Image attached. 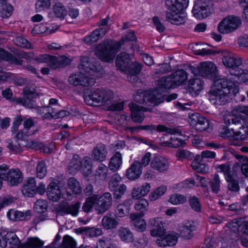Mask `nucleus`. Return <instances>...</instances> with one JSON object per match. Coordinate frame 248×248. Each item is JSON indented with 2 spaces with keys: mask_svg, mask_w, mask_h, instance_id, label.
<instances>
[{
  "mask_svg": "<svg viewBox=\"0 0 248 248\" xmlns=\"http://www.w3.org/2000/svg\"><path fill=\"white\" fill-rule=\"evenodd\" d=\"M78 68L85 73L81 71L72 74L68 78L69 84L75 86H93L96 82V79L102 77L105 74L102 66L94 58L82 57Z\"/></svg>",
  "mask_w": 248,
  "mask_h": 248,
  "instance_id": "obj_1",
  "label": "nucleus"
},
{
  "mask_svg": "<svg viewBox=\"0 0 248 248\" xmlns=\"http://www.w3.org/2000/svg\"><path fill=\"white\" fill-rule=\"evenodd\" d=\"M238 91L234 82L226 78L217 79L214 82V88L208 92L209 100L214 105H224L229 95H235Z\"/></svg>",
  "mask_w": 248,
  "mask_h": 248,
  "instance_id": "obj_2",
  "label": "nucleus"
},
{
  "mask_svg": "<svg viewBox=\"0 0 248 248\" xmlns=\"http://www.w3.org/2000/svg\"><path fill=\"white\" fill-rule=\"evenodd\" d=\"M136 39L134 31H130L125 35V37H122L119 42H115L111 40L104 41L97 46L95 54L102 61L107 62H111L115 56L116 50L122 45L125 41H133Z\"/></svg>",
  "mask_w": 248,
  "mask_h": 248,
  "instance_id": "obj_3",
  "label": "nucleus"
},
{
  "mask_svg": "<svg viewBox=\"0 0 248 248\" xmlns=\"http://www.w3.org/2000/svg\"><path fill=\"white\" fill-rule=\"evenodd\" d=\"M3 240L8 248H39L43 245V242L37 237H30L19 246L20 240L14 232L2 231Z\"/></svg>",
  "mask_w": 248,
  "mask_h": 248,
  "instance_id": "obj_4",
  "label": "nucleus"
},
{
  "mask_svg": "<svg viewBox=\"0 0 248 248\" xmlns=\"http://www.w3.org/2000/svg\"><path fill=\"white\" fill-rule=\"evenodd\" d=\"M113 97V93L111 90L101 88L90 90L84 95V99L88 105L95 106V104H108L112 100Z\"/></svg>",
  "mask_w": 248,
  "mask_h": 248,
  "instance_id": "obj_5",
  "label": "nucleus"
},
{
  "mask_svg": "<svg viewBox=\"0 0 248 248\" xmlns=\"http://www.w3.org/2000/svg\"><path fill=\"white\" fill-rule=\"evenodd\" d=\"M224 121L226 125L232 126V131L237 139L244 140L248 137V126L244 125V122L239 118H235L233 116H224Z\"/></svg>",
  "mask_w": 248,
  "mask_h": 248,
  "instance_id": "obj_6",
  "label": "nucleus"
},
{
  "mask_svg": "<svg viewBox=\"0 0 248 248\" xmlns=\"http://www.w3.org/2000/svg\"><path fill=\"white\" fill-rule=\"evenodd\" d=\"M241 24L240 16H226L218 25L217 31L220 33L228 34L236 31Z\"/></svg>",
  "mask_w": 248,
  "mask_h": 248,
  "instance_id": "obj_7",
  "label": "nucleus"
},
{
  "mask_svg": "<svg viewBox=\"0 0 248 248\" xmlns=\"http://www.w3.org/2000/svg\"><path fill=\"white\" fill-rule=\"evenodd\" d=\"M190 69L194 75L207 78L215 77L217 72L216 65L211 62H202L196 68L190 67Z\"/></svg>",
  "mask_w": 248,
  "mask_h": 248,
  "instance_id": "obj_8",
  "label": "nucleus"
},
{
  "mask_svg": "<svg viewBox=\"0 0 248 248\" xmlns=\"http://www.w3.org/2000/svg\"><path fill=\"white\" fill-rule=\"evenodd\" d=\"M50 106L39 108L38 112L42 115L44 119H58L61 117V110L60 105L57 104V100L51 98L49 101Z\"/></svg>",
  "mask_w": 248,
  "mask_h": 248,
  "instance_id": "obj_9",
  "label": "nucleus"
},
{
  "mask_svg": "<svg viewBox=\"0 0 248 248\" xmlns=\"http://www.w3.org/2000/svg\"><path fill=\"white\" fill-rule=\"evenodd\" d=\"M94 210L97 214H102L108 211L112 205V199L109 192H105L98 196L96 194Z\"/></svg>",
  "mask_w": 248,
  "mask_h": 248,
  "instance_id": "obj_10",
  "label": "nucleus"
},
{
  "mask_svg": "<svg viewBox=\"0 0 248 248\" xmlns=\"http://www.w3.org/2000/svg\"><path fill=\"white\" fill-rule=\"evenodd\" d=\"M24 98H17L16 102L28 108H34L35 104L33 100L30 98H34L37 96L35 89L32 87L26 86L24 89Z\"/></svg>",
  "mask_w": 248,
  "mask_h": 248,
  "instance_id": "obj_11",
  "label": "nucleus"
},
{
  "mask_svg": "<svg viewBox=\"0 0 248 248\" xmlns=\"http://www.w3.org/2000/svg\"><path fill=\"white\" fill-rule=\"evenodd\" d=\"M188 3L189 0H166L167 8L171 16L183 14Z\"/></svg>",
  "mask_w": 248,
  "mask_h": 248,
  "instance_id": "obj_12",
  "label": "nucleus"
},
{
  "mask_svg": "<svg viewBox=\"0 0 248 248\" xmlns=\"http://www.w3.org/2000/svg\"><path fill=\"white\" fill-rule=\"evenodd\" d=\"M189 124L199 131H205L210 125L209 121L207 119L197 113L192 114L190 116Z\"/></svg>",
  "mask_w": 248,
  "mask_h": 248,
  "instance_id": "obj_13",
  "label": "nucleus"
},
{
  "mask_svg": "<svg viewBox=\"0 0 248 248\" xmlns=\"http://www.w3.org/2000/svg\"><path fill=\"white\" fill-rule=\"evenodd\" d=\"M222 63L229 69L239 66L242 64V59L229 51L222 52Z\"/></svg>",
  "mask_w": 248,
  "mask_h": 248,
  "instance_id": "obj_14",
  "label": "nucleus"
},
{
  "mask_svg": "<svg viewBox=\"0 0 248 248\" xmlns=\"http://www.w3.org/2000/svg\"><path fill=\"white\" fill-rule=\"evenodd\" d=\"M48 198L53 202H57L62 196L61 187V182L56 179H53L48 185L47 188Z\"/></svg>",
  "mask_w": 248,
  "mask_h": 248,
  "instance_id": "obj_15",
  "label": "nucleus"
},
{
  "mask_svg": "<svg viewBox=\"0 0 248 248\" xmlns=\"http://www.w3.org/2000/svg\"><path fill=\"white\" fill-rule=\"evenodd\" d=\"M150 166L154 170L160 173L167 172L170 167L168 160L159 155H156L153 157L151 161Z\"/></svg>",
  "mask_w": 248,
  "mask_h": 248,
  "instance_id": "obj_16",
  "label": "nucleus"
},
{
  "mask_svg": "<svg viewBox=\"0 0 248 248\" xmlns=\"http://www.w3.org/2000/svg\"><path fill=\"white\" fill-rule=\"evenodd\" d=\"M128 106L131 112L132 120L136 123H141L145 118L143 112L148 111L149 109L144 107L139 106L134 103L129 104Z\"/></svg>",
  "mask_w": 248,
  "mask_h": 248,
  "instance_id": "obj_17",
  "label": "nucleus"
},
{
  "mask_svg": "<svg viewBox=\"0 0 248 248\" xmlns=\"http://www.w3.org/2000/svg\"><path fill=\"white\" fill-rule=\"evenodd\" d=\"M37 192V186L35 178H27L24 182L22 189V194L27 197H33Z\"/></svg>",
  "mask_w": 248,
  "mask_h": 248,
  "instance_id": "obj_18",
  "label": "nucleus"
},
{
  "mask_svg": "<svg viewBox=\"0 0 248 248\" xmlns=\"http://www.w3.org/2000/svg\"><path fill=\"white\" fill-rule=\"evenodd\" d=\"M107 154L106 146L102 143H98L93 148L91 157L95 161L102 162L106 159Z\"/></svg>",
  "mask_w": 248,
  "mask_h": 248,
  "instance_id": "obj_19",
  "label": "nucleus"
},
{
  "mask_svg": "<svg viewBox=\"0 0 248 248\" xmlns=\"http://www.w3.org/2000/svg\"><path fill=\"white\" fill-rule=\"evenodd\" d=\"M31 210L21 212L14 209L10 210L7 213L8 218L12 221H25L31 219Z\"/></svg>",
  "mask_w": 248,
  "mask_h": 248,
  "instance_id": "obj_20",
  "label": "nucleus"
},
{
  "mask_svg": "<svg viewBox=\"0 0 248 248\" xmlns=\"http://www.w3.org/2000/svg\"><path fill=\"white\" fill-rule=\"evenodd\" d=\"M142 173V167L139 161H135L127 170L126 176L130 180H135L140 178Z\"/></svg>",
  "mask_w": 248,
  "mask_h": 248,
  "instance_id": "obj_21",
  "label": "nucleus"
},
{
  "mask_svg": "<svg viewBox=\"0 0 248 248\" xmlns=\"http://www.w3.org/2000/svg\"><path fill=\"white\" fill-rule=\"evenodd\" d=\"M150 225L153 229L150 233L153 236H163L166 233L162 221L159 218H152L150 220Z\"/></svg>",
  "mask_w": 248,
  "mask_h": 248,
  "instance_id": "obj_22",
  "label": "nucleus"
},
{
  "mask_svg": "<svg viewBox=\"0 0 248 248\" xmlns=\"http://www.w3.org/2000/svg\"><path fill=\"white\" fill-rule=\"evenodd\" d=\"M0 81H13V82L18 85L22 86L27 83V80L21 77H16L14 74L11 73L2 72L0 67Z\"/></svg>",
  "mask_w": 248,
  "mask_h": 248,
  "instance_id": "obj_23",
  "label": "nucleus"
},
{
  "mask_svg": "<svg viewBox=\"0 0 248 248\" xmlns=\"http://www.w3.org/2000/svg\"><path fill=\"white\" fill-rule=\"evenodd\" d=\"M142 217V213H133L130 216V218L132 221V224L136 230L140 232H143L146 229L145 220L141 218Z\"/></svg>",
  "mask_w": 248,
  "mask_h": 248,
  "instance_id": "obj_24",
  "label": "nucleus"
},
{
  "mask_svg": "<svg viewBox=\"0 0 248 248\" xmlns=\"http://www.w3.org/2000/svg\"><path fill=\"white\" fill-rule=\"evenodd\" d=\"M157 93L158 91L156 90L153 92L147 91L144 92V105L155 106L159 104L161 102V95L159 94L157 95Z\"/></svg>",
  "mask_w": 248,
  "mask_h": 248,
  "instance_id": "obj_25",
  "label": "nucleus"
},
{
  "mask_svg": "<svg viewBox=\"0 0 248 248\" xmlns=\"http://www.w3.org/2000/svg\"><path fill=\"white\" fill-rule=\"evenodd\" d=\"M131 62L129 55L122 52L117 56L115 63L117 67L124 72Z\"/></svg>",
  "mask_w": 248,
  "mask_h": 248,
  "instance_id": "obj_26",
  "label": "nucleus"
},
{
  "mask_svg": "<svg viewBox=\"0 0 248 248\" xmlns=\"http://www.w3.org/2000/svg\"><path fill=\"white\" fill-rule=\"evenodd\" d=\"M107 32V30L105 28H98L93 31L91 35L86 36L84 41L86 44H91L103 37Z\"/></svg>",
  "mask_w": 248,
  "mask_h": 248,
  "instance_id": "obj_27",
  "label": "nucleus"
},
{
  "mask_svg": "<svg viewBox=\"0 0 248 248\" xmlns=\"http://www.w3.org/2000/svg\"><path fill=\"white\" fill-rule=\"evenodd\" d=\"M23 179L21 172L18 169H11L9 172L8 179L6 181L11 186H17Z\"/></svg>",
  "mask_w": 248,
  "mask_h": 248,
  "instance_id": "obj_28",
  "label": "nucleus"
},
{
  "mask_svg": "<svg viewBox=\"0 0 248 248\" xmlns=\"http://www.w3.org/2000/svg\"><path fill=\"white\" fill-rule=\"evenodd\" d=\"M194 16H210L214 14V9L210 6H205L201 3H195L192 9Z\"/></svg>",
  "mask_w": 248,
  "mask_h": 248,
  "instance_id": "obj_29",
  "label": "nucleus"
},
{
  "mask_svg": "<svg viewBox=\"0 0 248 248\" xmlns=\"http://www.w3.org/2000/svg\"><path fill=\"white\" fill-rule=\"evenodd\" d=\"M225 116H233L235 118H239L244 122V120L248 119V107L236 106L232 109L231 113Z\"/></svg>",
  "mask_w": 248,
  "mask_h": 248,
  "instance_id": "obj_30",
  "label": "nucleus"
},
{
  "mask_svg": "<svg viewBox=\"0 0 248 248\" xmlns=\"http://www.w3.org/2000/svg\"><path fill=\"white\" fill-rule=\"evenodd\" d=\"M173 87L182 85L187 79V74L183 69L174 72L171 75Z\"/></svg>",
  "mask_w": 248,
  "mask_h": 248,
  "instance_id": "obj_31",
  "label": "nucleus"
},
{
  "mask_svg": "<svg viewBox=\"0 0 248 248\" xmlns=\"http://www.w3.org/2000/svg\"><path fill=\"white\" fill-rule=\"evenodd\" d=\"M81 203L79 202L74 204L63 202V214H69L73 217L78 215Z\"/></svg>",
  "mask_w": 248,
  "mask_h": 248,
  "instance_id": "obj_32",
  "label": "nucleus"
},
{
  "mask_svg": "<svg viewBox=\"0 0 248 248\" xmlns=\"http://www.w3.org/2000/svg\"><path fill=\"white\" fill-rule=\"evenodd\" d=\"M82 164L81 158L77 155H73L68 166L69 173L74 174L80 169Z\"/></svg>",
  "mask_w": 248,
  "mask_h": 248,
  "instance_id": "obj_33",
  "label": "nucleus"
},
{
  "mask_svg": "<svg viewBox=\"0 0 248 248\" xmlns=\"http://www.w3.org/2000/svg\"><path fill=\"white\" fill-rule=\"evenodd\" d=\"M133 201L131 199L125 200L123 203L118 204L116 207V214L120 217H123L129 213L130 205Z\"/></svg>",
  "mask_w": 248,
  "mask_h": 248,
  "instance_id": "obj_34",
  "label": "nucleus"
},
{
  "mask_svg": "<svg viewBox=\"0 0 248 248\" xmlns=\"http://www.w3.org/2000/svg\"><path fill=\"white\" fill-rule=\"evenodd\" d=\"M23 122L24 131L21 132H18L16 135V138L18 140H21V141L23 140H25L27 136L33 134V133L31 132L27 131L29 129V128H31L33 125L32 120L30 118L25 119L24 118Z\"/></svg>",
  "mask_w": 248,
  "mask_h": 248,
  "instance_id": "obj_35",
  "label": "nucleus"
},
{
  "mask_svg": "<svg viewBox=\"0 0 248 248\" xmlns=\"http://www.w3.org/2000/svg\"><path fill=\"white\" fill-rule=\"evenodd\" d=\"M236 66L229 70V74L239 78L243 82L248 81V70L242 69Z\"/></svg>",
  "mask_w": 248,
  "mask_h": 248,
  "instance_id": "obj_36",
  "label": "nucleus"
},
{
  "mask_svg": "<svg viewBox=\"0 0 248 248\" xmlns=\"http://www.w3.org/2000/svg\"><path fill=\"white\" fill-rule=\"evenodd\" d=\"M246 225L247 224L244 223L241 218L234 219L227 224V226L234 232H243L244 233V228H246Z\"/></svg>",
  "mask_w": 248,
  "mask_h": 248,
  "instance_id": "obj_37",
  "label": "nucleus"
},
{
  "mask_svg": "<svg viewBox=\"0 0 248 248\" xmlns=\"http://www.w3.org/2000/svg\"><path fill=\"white\" fill-rule=\"evenodd\" d=\"M102 224L106 230H112L115 228L119 224V219L112 217L111 215H106L102 219Z\"/></svg>",
  "mask_w": 248,
  "mask_h": 248,
  "instance_id": "obj_38",
  "label": "nucleus"
},
{
  "mask_svg": "<svg viewBox=\"0 0 248 248\" xmlns=\"http://www.w3.org/2000/svg\"><path fill=\"white\" fill-rule=\"evenodd\" d=\"M118 234L122 241L131 242L134 240L132 232L127 228L121 227L118 231Z\"/></svg>",
  "mask_w": 248,
  "mask_h": 248,
  "instance_id": "obj_39",
  "label": "nucleus"
},
{
  "mask_svg": "<svg viewBox=\"0 0 248 248\" xmlns=\"http://www.w3.org/2000/svg\"><path fill=\"white\" fill-rule=\"evenodd\" d=\"M122 164V155L119 152H116L111 158L108 167L113 171H117Z\"/></svg>",
  "mask_w": 248,
  "mask_h": 248,
  "instance_id": "obj_40",
  "label": "nucleus"
},
{
  "mask_svg": "<svg viewBox=\"0 0 248 248\" xmlns=\"http://www.w3.org/2000/svg\"><path fill=\"white\" fill-rule=\"evenodd\" d=\"M202 86L203 83L202 80L199 78L190 80L188 83L189 91L194 93L195 94H198V93L202 90Z\"/></svg>",
  "mask_w": 248,
  "mask_h": 248,
  "instance_id": "obj_41",
  "label": "nucleus"
},
{
  "mask_svg": "<svg viewBox=\"0 0 248 248\" xmlns=\"http://www.w3.org/2000/svg\"><path fill=\"white\" fill-rule=\"evenodd\" d=\"M6 60L12 64L21 65L22 61L8 53L3 49L0 48V60Z\"/></svg>",
  "mask_w": 248,
  "mask_h": 248,
  "instance_id": "obj_42",
  "label": "nucleus"
},
{
  "mask_svg": "<svg viewBox=\"0 0 248 248\" xmlns=\"http://www.w3.org/2000/svg\"><path fill=\"white\" fill-rule=\"evenodd\" d=\"M208 183L213 193L217 194L220 190L221 181L218 174H215L213 178L209 181Z\"/></svg>",
  "mask_w": 248,
  "mask_h": 248,
  "instance_id": "obj_43",
  "label": "nucleus"
},
{
  "mask_svg": "<svg viewBox=\"0 0 248 248\" xmlns=\"http://www.w3.org/2000/svg\"><path fill=\"white\" fill-rule=\"evenodd\" d=\"M67 186L75 194H80L82 191L79 183L74 177H71L68 179Z\"/></svg>",
  "mask_w": 248,
  "mask_h": 248,
  "instance_id": "obj_44",
  "label": "nucleus"
},
{
  "mask_svg": "<svg viewBox=\"0 0 248 248\" xmlns=\"http://www.w3.org/2000/svg\"><path fill=\"white\" fill-rule=\"evenodd\" d=\"M141 69V65L138 62H131L127 68L124 70V72L125 73L127 76H134L138 75Z\"/></svg>",
  "mask_w": 248,
  "mask_h": 248,
  "instance_id": "obj_45",
  "label": "nucleus"
},
{
  "mask_svg": "<svg viewBox=\"0 0 248 248\" xmlns=\"http://www.w3.org/2000/svg\"><path fill=\"white\" fill-rule=\"evenodd\" d=\"M158 87L160 89L173 88V82L170 76L162 77L157 80Z\"/></svg>",
  "mask_w": 248,
  "mask_h": 248,
  "instance_id": "obj_46",
  "label": "nucleus"
},
{
  "mask_svg": "<svg viewBox=\"0 0 248 248\" xmlns=\"http://www.w3.org/2000/svg\"><path fill=\"white\" fill-rule=\"evenodd\" d=\"M188 203L191 208L197 213L202 211V205L200 199L195 196H190Z\"/></svg>",
  "mask_w": 248,
  "mask_h": 248,
  "instance_id": "obj_47",
  "label": "nucleus"
},
{
  "mask_svg": "<svg viewBox=\"0 0 248 248\" xmlns=\"http://www.w3.org/2000/svg\"><path fill=\"white\" fill-rule=\"evenodd\" d=\"M96 199V194L93 195L91 197H88L83 203L82 207V210L85 213H89L91 211L93 207H95V202Z\"/></svg>",
  "mask_w": 248,
  "mask_h": 248,
  "instance_id": "obj_48",
  "label": "nucleus"
},
{
  "mask_svg": "<svg viewBox=\"0 0 248 248\" xmlns=\"http://www.w3.org/2000/svg\"><path fill=\"white\" fill-rule=\"evenodd\" d=\"M51 0H37L35 8L37 12L46 11L50 8Z\"/></svg>",
  "mask_w": 248,
  "mask_h": 248,
  "instance_id": "obj_49",
  "label": "nucleus"
},
{
  "mask_svg": "<svg viewBox=\"0 0 248 248\" xmlns=\"http://www.w3.org/2000/svg\"><path fill=\"white\" fill-rule=\"evenodd\" d=\"M225 180L228 183L227 188L230 191L234 192H237L239 191L240 186L238 181L235 179L233 175Z\"/></svg>",
  "mask_w": 248,
  "mask_h": 248,
  "instance_id": "obj_50",
  "label": "nucleus"
},
{
  "mask_svg": "<svg viewBox=\"0 0 248 248\" xmlns=\"http://www.w3.org/2000/svg\"><path fill=\"white\" fill-rule=\"evenodd\" d=\"M149 203L145 199H142L137 202L134 205L135 209L139 211V213H142L143 216L144 215V212L148 210Z\"/></svg>",
  "mask_w": 248,
  "mask_h": 248,
  "instance_id": "obj_51",
  "label": "nucleus"
},
{
  "mask_svg": "<svg viewBox=\"0 0 248 248\" xmlns=\"http://www.w3.org/2000/svg\"><path fill=\"white\" fill-rule=\"evenodd\" d=\"M166 190L167 188L165 186H159L150 194L149 196L150 200L152 201H155L164 195Z\"/></svg>",
  "mask_w": 248,
  "mask_h": 248,
  "instance_id": "obj_52",
  "label": "nucleus"
},
{
  "mask_svg": "<svg viewBox=\"0 0 248 248\" xmlns=\"http://www.w3.org/2000/svg\"><path fill=\"white\" fill-rule=\"evenodd\" d=\"M34 209L38 213H43L47 211V203L44 200H38L34 203Z\"/></svg>",
  "mask_w": 248,
  "mask_h": 248,
  "instance_id": "obj_53",
  "label": "nucleus"
},
{
  "mask_svg": "<svg viewBox=\"0 0 248 248\" xmlns=\"http://www.w3.org/2000/svg\"><path fill=\"white\" fill-rule=\"evenodd\" d=\"M115 189L113 192V198L114 200L118 202L122 197L125 194L126 191V186L124 184H121Z\"/></svg>",
  "mask_w": 248,
  "mask_h": 248,
  "instance_id": "obj_54",
  "label": "nucleus"
},
{
  "mask_svg": "<svg viewBox=\"0 0 248 248\" xmlns=\"http://www.w3.org/2000/svg\"><path fill=\"white\" fill-rule=\"evenodd\" d=\"M176 156L180 159H186L191 160L194 157L193 153L184 149H179L176 152Z\"/></svg>",
  "mask_w": 248,
  "mask_h": 248,
  "instance_id": "obj_55",
  "label": "nucleus"
},
{
  "mask_svg": "<svg viewBox=\"0 0 248 248\" xmlns=\"http://www.w3.org/2000/svg\"><path fill=\"white\" fill-rule=\"evenodd\" d=\"M216 169L218 172H222L225 176V179L228 178L233 175L231 170V168L228 164H223L216 166Z\"/></svg>",
  "mask_w": 248,
  "mask_h": 248,
  "instance_id": "obj_56",
  "label": "nucleus"
},
{
  "mask_svg": "<svg viewBox=\"0 0 248 248\" xmlns=\"http://www.w3.org/2000/svg\"><path fill=\"white\" fill-rule=\"evenodd\" d=\"M92 168V162L91 158L89 156H85L82 160L80 169L89 174L91 173Z\"/></svg>",
  "mask_w": 248,
  "mask_h": 248,
  "instance_id": "obj_57",
  "label": "nucleus"
},
{
  "mask_svg": "<svg viewBox=\"0 0 248 248\" xmlns=\"http://www.w3.org/2000/svg\"><path fill=\"white\" fill-rule=\"evenodd\" d=\"M169 201L172 204L177 205L185 203L186 201V199L184 195L176 194L172 195Z\"/></svg>",
  "mask_w": 248,
  "mask_h": 248,
  "instance_id": "obj_58",
  "label": "nucleus"
},
{
  "mask_svg": "<svg viewBox=\"0 0 248 248\" xmlns=\"http://www.w3.org/2000/svg\"><path fill=\"white\" fill-rule=\"evenodd\" d=\"M103 233L101 228L96 227H87L86 235L90 237H97Z\"/></svg>",
  "mask_w": 248,
  "mask_h": 248,
  "instance_id": "obj_59",
  "label": "nucleus"
},
{
  "mask_svg": "<svg viewBox=\"0 0 248 248\" xmlns=\"http://www.w3.org/2000/svg\"><path fill=\"white\" fill-rule=\"evenodd\" d=\"M46 168L44 161L40 162L36 167L37 176L39 179L43 178L46 174Z\"/></svg>",
  "mask_w": 248,
  "mask_h": 248,
  "instance_id": "obj_60",
  "label": "nucleus"
},
{
  "mask_svg": "<svg viewBox=\"0 0 248 248\" xmlns=\"http://www.w3.org/2000/svg\"><path fill=\"white\" fill-rule=\"evenodd\" d=\"M15 44L19 47L29 48L31 47V44L26 39L19 36L15 38L13 40Z\"/></svg>",
  "mask_w": 248,
  "mask_h": 248,
  "instance_id": "obj_61",
  "label": "nucleus"
},
{
  "mask_svg": "<svg viewBox=\"0 0 248 248\" xmlns=\"http://www.w3.org/2000/svg\"><path fill=\"white\" fill-rule=\"evenodd\" d=\"M23 144L22 143H18V141L15 140L9 143L7 147L10 150L15 152L16 153H20L22 151Z\"/></svg>",
  "mask_w": 248,
  "mask_h": 248,
  "instance_id": "obj_62",
  "label": "nucleus"
},
{
  "mask_svg": "<svg viewBox=\"0 0 248 248\" xmlns=\"http://www.w3.org/2000/svg\"><path fill=\"white\" fill-rule=\"evenodd\" d=\"M107 167L103 164H100L96 171V176L101 180H105L107 177Z\"/></svg>",
  "mask_w": 248,
  "mask_h": 248,
  "instance_id": "obj_63",
  "label": "nucleus"
},
{
  "mask_svg": "<svg viewBox=\"0 0 248 248\" xmlns=\"http://www.w3.org/2000/svg\"><path fill=\"white\" fill-rule=\"evenodd\" d=\"M76 242L71 237L65 235L63 237V248H75Z\"/></svg>",
  "mask_w": 248,
  "mask_h": 248,
  "instance_id": "obj_64",
  "label": "nucleus"
}]
</instances>
